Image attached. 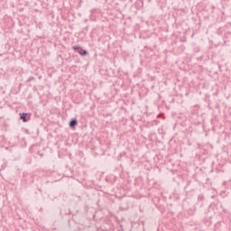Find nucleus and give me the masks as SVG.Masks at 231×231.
Wrapping results in <instances>:
<instances>
[{"label":"nucleus","instance_id":"nucleus-1","mask_svg":"<svg viewBox=\"0 0 231 231\" xmlns=\"http://www.w3.org/2000/svg\"><path fill=\"white\" fill-rule=\"evenodd\" d=\"M73 50L74 51H76V53H79V55H81V57H86V55H88V51L83 50L82 47L80 46H73Z\"/></svg>","mask_w":231,"mask_h":231},{"label":"nucleus","instance_id":"nucleus-2","mask_svg":"<svg viewBox=\"0 0 231 231\" xmlns=\"http://www.w3.org/2000/svg\"><path fill=\"white\" fill-rule=\"evenodd\" d=\"M77 124H79V121H77L76 118L71 119V120L69 121V127H76Z\"/></svg>","mask_w":231,"mask_h":231},{"label":"nucleus","instance_id":"nucleus-3","mask_svg":"<svg viewBox=\"0 0 231 231\" xmlns=\"http://www.w3.org/2000/svg\"><path fill=\"white\" fill-rule=\"evenodd\" d=\"M27 115L28 114H26V113L20 114V118L23 120V122H28V119L26 118Z\"/></svg>","mask_w":231,"mask_h":231},{"label":"nucleus","instance_id":"nucleus-4","mask_svg":"<svg viewBox=\"0 0 231 231\" xmlns=\"http://www.w3.org/2000/svg\"><path fill=\"white\" fill-rule=\"evenodd\" d=\"M203 199H204L203 195H199V201H203Z\"/></svg>","mask_w":231,"mask_h":231},{"label":"nucleus","instance_id":"nucleus-5","mask_svg":"<svg viewBox=\"0 0 231 231\" xmlns=\"http://www.w3.org/2000/svg\"><path fill=\"white\" fill-rule=\"evenodd\" d=\"M34 79H35V78H33V77H30V78L28 79V82H32V80H34Z\"/></svg>","mask_w":231,"mask_h":231}]
</instances>
